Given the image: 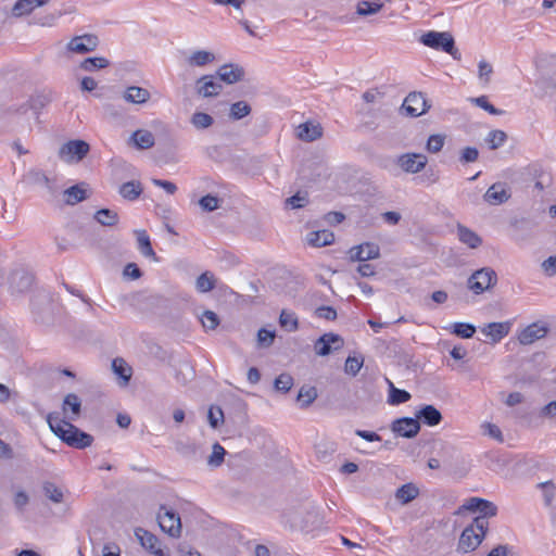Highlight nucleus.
I'll list each match as a JSON object with an SVG mask.
<instances>
[{
	"mask_svg": "<svg viewBox=\"0 0 556 556\" xmlns=\"http://www.w3.org/2000/svg\"><path fill=\"white\" fill-rule=\"evenodd\" d=\"M308 193L307 192H296L294 195L288 198L286 200V205L291 208H302L306 204H308Z\"/></svg>",
	"mask_w": 556,
	"mask_h": 556,
	"instance_id": "8fccbe9b",
	"label": "nucleus"
},
{
	"mask_svg": "<svg viewBox=\"0 0 556 556\" xmlns=\"http://www.w3.org/2000/svg\"><path fill=\"white\" fill-rule=\"evenodd\" d=\"M275 336V331L261 328L257 332V345L260 348L270 346L274 342Z\"/></svg>",
	"mask_w": 556,
	"mask_h": 556,
	"instance_id": "bf43d9fd",
	"label": "nucleus"
},
{
	"mask_svg": "<svg viewBox=\"0 0 556 556\" xmlns=\"http://www.w3.org/2000/svg\"><path fill=\"white\" fill-rule=\"evenodd\" d=\"M419 495V489L414 483H406L400 486L395 492V498L402 505H406Z\"/></svg>",
	"mask_w": 556,
	"mask_h": 556,
	"instance_id": "bb28decb",
	"label": "nucleus"
},
{
	"mask_svg": "<svg viewBox=\"0 0 556 556\" xmlns=\"http://www.w3.org/2000/svg\"><path fill=\"white\" fill-rule=\"evenodd\" d=\"M442 418L441 412L430 404L422 405L415 414V419H417L419 424L422 422L429 427L439 425Z\"/></svg>",
	"mask_w": 556,
	"mask_h": 556,
	"instance_id": "dca6fc26",
	"label": "nucleus"
},
{
	"mask_svg": "<svg viewBox=\"0 0 556 556\" xmlns=\"http://www.w3.org/2000/svg\"><path fill=\"white\" fill-rule=\"evenodd\" d=\"M510 193L506 186L502 182L493 184L484 193V201L491 205H500L506 202Z\"/></svg>",
	"mask_w": 556,
	"mask_h": 556,
	"instance_id": "aec40b11",
	"label": "nucleus"
},
{
	"mask_svg": "<svg viewBox=\"0 0 556 556\" xmlns=\"http://www.w3.org/2000/svg\"><path fill=\"white\" fill-rule=\"evenodd\" d=\"M63 193L64 201L68 205H75L87 198L86 190L83 188V184L72 186L67 188Z\"/></svg>",
	"mask_w": 556,
	"mask_h": 556,
	"instance_id": "7c9ffc66",
	"label": "nucleus"
},
{
	"mask_svg": "<svg viewBox=\"0 0 556 556\" xmlns=\"http://www.w3.org/2000/svg\"><path fill=\"white\" fill-rule=\"evenodd\" d=\"M380 256V249L378 244L372 242H365L359 245H355L349 251V258L352 262H366L375 260Z\"/></svg>",
	"mask_w": 556,
	"mask_h": 556,
	"instance_id": "6e6552de",
	"label": "nucleus"
},
{
	"mask_svg": "<svg viewBox=\"0 0 556 556\" xmlns=\"http://www.w3.org/2000/svg\"><path fill=\"white\" fill-rule=\"evenodd\" d=\"M201 323L206 330H214L219 325V318L213 311H205L201 317Z\"/></svg>",
	"mask_w": 556,
	"mask_h": 556,
	"instance_id": "13d9d810",
	"label": "nucleus"
},
{
	"mask_svg": "<svg viewBox=\"0 0 556 556\" xmlns=\"http://www.w3.org/2000/svg\"><path fill=\"white\" fill-rule=\"evenodd\" d=\"M150 98L151 94L149 90L138 86L127 87L123 93V99L132 104H144Z\"/></svg>",
	"mask_w": 556,
	"mask_h": 556,
	"instance_id": "5701e85b",
	"label": "nucleus"
},
{
	"mask_svg": "<svg viewBox=\"0 0 556 556\" xmlns=\"http://www.w3.org/2000/svg\"><path fill=\"white\" fill-rule=\"evenodd\" d=\"M457 235L459 240L471 249H476L482 243V239L475 231L463 225H458Z\"/></svg>",
	"mask_w": 556,
	"mask_h": 556,
	"instance_id": "c756f323",
	"label": "nucleus"
},
{
	"mask_svg": "<svg viewBox=\"0 0 556 556\" xmlns=\"http://www.w3.org/2000/svg\"><path fill=\"white\" fill-rule=\"evenodd\" d=\"M479 157V151L475 147H466L460 151L459 161L463 164L476 162Z\"/></svg>",
	"mask_w": 556,
	"mask_h": 556,
	"instance_id": "e2e57ef3",
	"label": "nucleus"
},
{
	"mask_svg": "<svg viewBox=\"0 0 556 556\" xmlns=\"http://www.w3.org/2000/svg\"><path fill=\"white\" fill-rule=\"evenodd\" d=\"M543 490L544 501L546 505H551L555 496V484L552 481H545L538 484Z\"/></svg>",
	"mask_w": 556,
	"mask_h": 556,
	"instance_id": "0e129e2a",
	"label": "nucleus"
},
{
	"mask_svg": "<svg viewBox=\"0 0 556 556\" xmlns=\"http://www.w3.org/2000/svg\"><path fill=\"white\" fill-rule=\"evenodd\" d=\"M130 140L139 150H148L155 144L154 135L147 129H138L132 132Z\"/></svg>",
	"mask_w": 556,
	"mask_h": 556,
	"instance_id": "b1692460",
	"label": "nucleus"
},
{
	"mask_svg": "<svg viewBox=\"0 0 556 556\" xmlns=\"http://www.w3.org/2000/svg\"><path fill=\"white\" fill-rule=\"evenodd\" d=\"M445 142V136L443 135H431L426 144V149L430 153H438L442 150Z\"/></svg>",
	"mask_w": 556,
	"mask_h": 556,
	"instance_id": "864d4df0",
	"label": "nucleus"
},
{
	"mask_svg": "<svg viewBox=\"0 0 556 556\" xmlns=\"http://www.w3.org/2000/svg\"><path fill=\"white\" fill-rule=\"evenodd\" d=\"M410 393L406 390L397 389L394 384H391V390L389 392L388 403L391 405H399L402 403H406L410 400Z\"/></svg>",
	"mask_w": 556,
	"mask_h": 556,
	"instance_id": "ea45409f",
	"label": "nucleus"
},
{
	"mask_svg": "<svg viewBox=\"0 0 556 556\" xmlns=\"http://www.w3.org/2000/svg\"><path fill=\"white\" fill-rule=\"evenodd\" d=\"M34 283L33 274L25 269H15L10 275V288L12 292L24 293L30 290Z\"/></svg>",
	"mask_w": 556,
	"mask_h": 556,
	"instance_id": "f8f14e48",
	"label": "nucleus"
},
{
	"mask_svg": "<svg viewBox=\"0 0 556 556\" xmlns=\"http://www.w3.org/2000/svg\"><path fill=\"white\" fill-rule=\"evenodd\" d=\"M251 113V106L245 101H238L230 106V117L241 119Z\"/></svg>",
	"mask_w": 556,
	"mask_h": 556,
	"instance_id": "49530a36",
	"label": "nucleus"
},
{
	"mask_svg": "<svg viewBox=\"0 0 556 556\" xmlns=\"http://www.w3.org/2000/svg\"><path fill=\"white\" fill-rule=\"evenodd\" d=\"M141 192H142L141 184L136 180L124 182L119 188V194L124 199L129 200V201H134L137 198H139Z\"/></svg>",
	"mask_w": 556,
	"mask_h": 556,
	"instance_id": "2f4dec72",
	"label": "nucleus"
},
{
	"mask_svg": "<svg viewBox=\"0 0 556 556\" xmlns=\"http://www.w3.org/2000/svg\"><path fill=\"white\" fill-rule=\"evenodd\" d=\"M63 412L66 415L71 410L72 415L68 416L71 420H76L81 412V401L75 393H68L63 401Z\"/></svg>",
	"mask_w": 556,
	"mask_h": 556,
	"instance_id": "a878e982",
	"label": "nucleus"
},
{
	"mask_svg": "<svg viewBox=\"0 0 556 556\" xmlns=\"http://www.w3.org/2000/svg\"><path fill=\"white\" fill-rule=\"evenodd\" d=\"M214 123V119L211 115L203 112H195L191 117V124L197 129H205L212 126Z\"/></svg>",
	"mask_w": 556,
	"mask_h": 556,
	"instance_id": "a18cd8bd",
	"label": "nucleus"
},
{
	"mask_svg": "<svg viewBox=\"0 0 556 556\" xmlns=\"http://www.w3.org/2000/svg\"><path fill=\"white\" fill-rule=\"evenodd\" d=\"M547 331L548 329L546 326L533 323L520 332L518 340L521 344L528 345L533 343L535 340L544 338Z\"/></svg>",
	"mask_w": 556,
	"mask_h": 556,
	"instance_id": "f3484780",
	"label": "nucleus"
},
{
	"mask_svg": "<svg viewBox=\"0 0 556 556\" xmlns=\"http://www.w3.org/2000/svg\"><path fill=\"white\" fill-rule=\"evenodd\" d=\"M343 346V339L339 334L332 332L323 334L315 342V352L319 356H326L331 353L332 350H339Z\"/></svg>",
	"mask_w": 556,
	"mask_h": 556,
	"instance_id": "9b49d317",
	"label": "nucleus"
},
{
	"mask_svg": "<svg viewBox=\"0 0 556 556\" xmlns=\"http://www.w3.org/2000/svg\"><path fill=\"white\" fill-rule=\"evenodd\" d=\"M42 490H43L45 495L53 503L59 504V503L63 502V496H64L63 492L53 482H49V481L45 482L42 485Z\"/></svg>",
	"mask_w": 556,
	"mask_h": 556,
	"instance_id": "a19ab883",
	"label": "nucleus"
},
{
	"mask_svg": "<svg viewBox=\"0 0 556 556\" xmlns=\"http://www.w3.org/2000/svg\"><path fill=\"white\" fill-rule=\"evenodd\" d=\"M481 427L483 429L484 434H488L489 437L493 438L494 440H496L498 442L504 441L502 431L496 425L491 424V422H484V424H482Z\"/></svg>",
	"mask_w": 556,
	"mask_h": 556,
	"instance_id": "69168bd1",
	"label": "nucleus"
},
{
	"mask_svg": "<svg viewBox=\"0 0 556 556\" xmlns=\"http://www.w3.org/2000/svg\"><path fill=\"white\" fill-rule=\"evenodd\" d=\"M25 180L29 185L45 186L49 182V177L40 169H29L25 175Z\"/></svg>",
	"mask_w": 556,
	"mask_h": 556,
	"instance_id": "37998d69",
	"label": "nucleus"
},
{
	"mask_svg": "<svg viewBox=\"0 0 556 556\" xmlns=\"http://www.w3.org/2000/svg\"><path fill=\"white\" fill-rule=\"evenodd\" d=\"M110 62L102 56L87 58L80 63V68L86 72L101 70L108 67Z\"/></svg>",
	"mask_w": 556,
	"mask_h": 556,
	"instance_id": "4c0bfd02",
	"label": "nucleus"
},
{
	"mask_svg": "<svg viewBox=\"0 0 556 556\" xmlns=\"http://www.w3.org/2000/svg\"><path fill=\"white\" fill-rule=\"evenodd\" d=\"M279 323L281 327L288 329L289 331H294L298 329V318L293 313L282 311L279 317Z\"/></svg>",
	"mask_w": 556,
	"mask_h": 556,
	"instance_id": "5fc2aeb1",
	"label": "nucleus"
},
{
	"mask_svg": "<svg viewBox=\"0 0 556 556\" xmlns=\"http://www.w3.org/2000/svg\"><path fill=\"white\" fill-rule=\"evenodd\" d=\"M226 451L219 443H214L212 454L207 458V465L217 468L219 467L225 457Z\"/></svg>",
	"mask_w": 556,
	"mask_h": 556,
	"instance_id": "c03bdc74",
	"label": "nucleus"
},
{
	"mask_svg": "<svg viewBox=\"0 0 556 556\" xmlns=\"http://www.w3.org/2000/svg\"><path fill=\"white\" fill-rule=\"evenodd\" d=\"M427 156L419 153H405L399 156L397 164L406 173L416 174L427 165Z\"/></svg>",
	"mask_w": 556,
	"mask_h": 556,
	"instance_id": "9d476101",
	"label": "nucleus"
},
{
	"mask_svg": "<svg viewBox=\"0 0 556 556\" xmlns=\"http://www.w3.org/2000/svg\"><path fill=\"white\" fill-rule=\"evenodd\" d=\"M317 390L315 387H302L298 393V402L302 408L308 407L317 399Z\"/></svg>",
	"mask_w": 556,
	"mask_h": 556,
	"instance_id": "f704fd0d",
	"label": "nucleus"
},
{
	"mask_svg": "<svg viewBox=\"0 0 556 556\" xmlns=\"http://www.w3.org/2000/svg\"><path fill=\"white\" fill-rule=\"evenodd\" d=\"M481 542L482 539L471 528L466 527L460 534L457 549L462 553H469L475 551Z\"/></svg>",
	"mask_w": 556,
	"mask_h": 556,
	"instance_id": "412c9836",
	"label": "nucleus"
},
{
	"mask_svg": "<svg viewBox=\"0 0 556 556\" xmlns=\"http://www.w3.org/2000/svg\"><path fill=\"white\" fill-rule=\"evenodd\" d=\"M471 528L476 534L480 536V539H484L485 533L489 529V521L484 517H476L472 522L467 526Z\"/></svg>",
	"mask_w": 556,
	"mask_h": 556,
	"instance_id": "6e6d98bb",
	"label": "nucleus"
},
{
	"mask_svg": "<svg viewBox=\"0 0 556 556\" xmlns=\"http://www.w3.org/2000/svg\"><path fill=\"white\" fill-rule=\"evenodd\" d=\"M216 56L213 52L206 50H195L190 53L187 58V64L189 66L204 67L215 62Z\"/></svg>",
	"mask_w": 556,
	"mask_h": 556,
	"instance_id": "393cba45",
	"label": "nucleus"
},
{
	"mask_svg": "<svg viewBox=\"0 0 556 556\" xmlns=\"http://www.w3.org/2000/svg\"><path fill=\"white\" fill-rule=\"evenodd\" d=\"M157 521L163 532L167 533L172 538L180 536L181 521L179 515L174 510L167 509L165 506H161L160 513L157 514Z\"/></svg>",
	"mask_w": 556,
	"mask_h": 556,
	"instance_id": "39448f33",
	"label": "nucleus"
},
{
	"mask_svg": "<svg viewBox=\"0 0 556 556\" xmlns=\"http://www.w3.org/2000/svg\"><path fill=\"white\" fill-rule=\"evenodd\" d=\"M296 136L302 141L312 142L323 136V128L319 124L306 122L298 126Z\"/></svg>",
	"mask_w": 556,
	"mask_h": 556,
	"instance_id": "4be33fe9",
	"label": "nucleus"
},
{
	"mask_svg": "<svg viewBox=\"0 0 556 556\" xmlns=\"http://www.w3.org/2000/svg\"><path fill=\"white\" fill-rule=\"evenodd\" d=\"M420 42L429 48L451 54L454 60L460 59V53L455 48L454 38L447 31H428L420 37Z\"/></svg>",
	"mask_w": 556,
	"mask_h": 556,
	"instance_id": "f03ea898",
	"label": "nucleus"
},
{
	"mask_svg": "<svg viewBox=\"0 0 556 556\" xmlns=\"http://www.w3.org/2000/svg\"><path fill=\"white\" fill-rule=\"evenodd\" d=\"M98 46V37L91 34L74 37L68 43L67 49L72 52L84 54L93 51Z\"/></svg>",
	"mask_w": 556,
	"mask_h": 556,
	"instance_id": "ddd939ff",
	"label": "nucleus"
},
{
	"mask_svg": "<svg viewBox=\"0 0 556 556\" xmlns=\"http://www.w3.org/2000/svg\"><path fill=\"white\" fill-rule=\"evenodd\" d=\"M137 539L142 547L156 556H164L159 538L144 529H137L135 531Z\"/></svg>",
	"mask_w": 556,
	"mask_h": 556,
	"instance_id": "2eb2a0df",
	"label": "nucleus"
},
{
	"mask_svg": "<svg viewBox=\"0 0 556 556\" xmlns=\"http://www.w3.org/2000/svg\"><path fill=\"white\" fill-rule=\"evenodd\" d=\"M540 416L553 419L556 417V401H552L544 405L540 410Z\"/></svg>",
	"mask_w": 556,
	"mask_h": 556,
	"instance_id": "774afa93",
	"label": "nucleus"
},
{
	"mask_svg": "<svg viewBox=\"0 0 556 556\" xmlns=\"http://www.w3.org/2000/svg\"><path fill=\"white\" fill-rule=\"evenodd\" d=\"M220 80L228 85L241 81L244 77V70L238 64H224L217 71Z\"/></svg>",
	"mask_w": 556,
	"mask_h": 556,
	"instance_id": "6ab92c4d",
	"label": "nucleus"
},
{
	"mask_svg": "<svg viewBox=\"0 0 556 556\" xmlns=\"http://www.w3.org/2000/svg\"><path fill=\"white\" fill-rule=\"evenodd\" d=\"M215 277L211 271H204L195 280V289L200 293H206L215 288Z\"/></svg>",
	"mask_w": 556,
	"mask_h": 556,
	"instance_id": "72a5a7b5",
	"label": "nucleus"
},
{
	"mask_svg": "<svg viewBox=\"0 0 556 556\" xmlns=\"http://www.w3.org/2000/svg\"><path fill=\"white\" fill-rule=\"evenodd\" d=\"M402 108L406 115L418 117L430 109V104H428V101L426 100L422 92H410L404 99Z\"/></svg>",
	"mask_w": 556,
	"mask_h": 556,
	"instance_id": "0eeeda50",
	"label": "nucleus"
},
{
	"mask_svg": "<svg viewBox=\"0 0 556 556\" xmlns=\"http://www.w3.org/2000/svg\"><path fill=\"white\" fill-rule=\"evenodd\" d=\"M391 430L400 437L412 439L418 434L420 424L413 417H402L392 422Z\"/></svg>",
	"mask_w": 556,
	"mask_h": 556,
	"instance_id": "1a4fd4ad",
	"label": "nucleus"
},
{
	"mask_svg": "<svg viewBox=\"0 0 556 556\" xmlns=\"http://www.w3.org/2000/svg\"><path fill=\"white\" fill-rule=\"evenodd\" d=\"M506 139H507V135L505 131L495 129V130H491L488 134L485 141L488 142L490 149L495 150V149H498L500 147H502L504 144V142L506 141Z\"/></svg>",
	"mask_w": 556,
	"mask_h": 556,
	"instance_id": "79ce46f5",
	"label": "nucleus"
},
{
	"mask_svg": "<svg viewBox=\"0 0 556 556\" xmlns=\"http://www.w3.org/2000/svg\"><path fill=\"white\" fill-rule=\"evenodd\" d=\"M220 200L212 194H206L199 200V205L205 212H213L219 207Z\"/></svg>",
	"mask_w": 556,
	"mask_h": 556,
	"instance_id": "4d7b16f0",
	"label": "nucleus"
},
{
	"mask_svg": "<svg viewBox=\"0 0 556 556\" xmlns=\"http://www.w3.org/2000/svg\"><path fill=\"white\" fill-rule=\"evenodd\" d=\"M511 325V321L490 323L481 328V332L497 343L509 333Z\"/></svg>",
	"mask_w": 556,
	"mask_h": 556,
	"instance_id": "a211bd4d",
	"label": "nucleus"
},
{
	"mask_svg": "<svg viewBox=\"0 0 556 556\" xmlns=\"http://www.w3.org/2000/svg\"><path fill=\"white\" fill-rule=\"evenodd\" d=\"M364 359L362 357L349 356L345 361L344 370L346 374L355 377L363 367Z\"/></svg>",
	"mask_w": 556,
	"mask_h": 556,
	"instance_id": "3c124183",
	"label": "nucleus"
},
{
	"mask_svg": "<svg viewBox=\"0 0 556 556\" xmlns=\"http://www.w3.org/2000/svg\"><path fill=\"white\" fill-rule=\"evenodd\" d=\"M112 369L115 375L123 379L124 384H127L131 378V367L121 357L112 361Z\"/></svg>",
	"mask_w": 556,
	"mask_h": 556,
	"instance_id": "473e14b6",
	"label": "nucleus"
},
{
	"mask_svg": "<svg viewBox=\"0 0 556 556\" xmlns=\"http://www.w3.org/2000/svg\"><path fill=\"white\" fill-rule=\"evenodd\" d=\"M548 68L542 73L536 86L542 91L541 97L553 96L556 93V55L551 54L546 59Z\"/></svg>",
	"mask_w": 556,
	"mask_h": 556,
	"instance_id": "423d86ee",
	"label": "nucleus"
},
{
	"mask_svg": "<svg viewBox=\"0 0 556 556\" xmlns=\"http://www.w3.org/2000/svg\"><path fill=\"white\" fill-rule=\"evenodd\" d=\"M471 101L479 108L485 110L492 115H501L503 112L491 104L485 96L471 99Z\"/></svg>",
	"mask_w": 556,
	"mask_h": 556,
	"instance_id": "052dcab7",
	"label": "nucleus"
},
{
	"mask_svg": "<svg viewBox=\"0 0 556 556\" xmlns=\"http://www.w3.org/2000/svg\"><path fill=\"white\" fill-rule=\"evenodd\" d=\"M38 8L35 5L33 0H18L12 8V14L14 16H22L29 14L34 9Z\"/></svg>",
	"mask_w": 556,
	"mask_h": 556,
	"instance_id": "09e8293b",
	"label": "nucleus"
},
{
	"mask_svg": "<svg viewBox=\"0 0 556 556\" xmlns=\"http://www.w3.org/2000/svg\"><path fill=\"white\" fill-rule=\"evenodd\" d=\"M452 332L460 338H472L476 332V327L468 323H455Z\"/></svg>",
	"mask_w": 556,
	"mask_h": 556,
	"instance_id": "de8ad7c7",
	"label": "nucleus"
},
{
	"mask_svg": "<svg viewBox=\"0 0 556 556\" xmlns=\"http://www.w3.org/2000/svg\"><path fill=\"white\" fill-rule=\"evenodd\" d=\"M90 151V144L81 139L68 140L63 143L58 152V156L66 164H77L81 162Z\"/></svg>",
	"mask_w": 556,
	"mask_h": 556,
	"instance_id": "7ed1b4c3",
	"label": "nucleus"
},
{
	"mask_svg": "<svg viewBox=\"0 0 556 556\" xmlns=\"http://www.w3.org/2000/svg\"><path fill=\"white\" fill-rule=\"evenodd\" d=\"M197 92L204 97H216L220 93L223 86L213 75H204L197 80Z\"/></svg>",
	"mask_w": 556,
	"mask_h": 556,
	"instance_id": "4468645a",
	"label": "nucleus"
},
{
	"mask_svg": "<svg viewBox=\"0 0 556 556\" xmlns=\"http://www.w3.org/2000/svg\"><path fill=\"white\" fill-rule=\"evenodd\" d=\"M208 422L212 428L216 429L223 421L224 413L219 407H211L207 414Z\"/></svg>",
	"mask_w": 556,
	"mask_h": 556,
	"instance_id": "338daca9",
	"label": "nucleus"
},
{
	"mask_svg": "<svg viewBox=\"0 0 556 556\" xmlns=\"http://www.w3.org/2000/svg\"><path fill=\"white\" fill-rule=\"evenodd\" d=\"M383 8V3L362 0L356 5V13L361 16L377 14Z\"/></svg>",
	"mask_w": 556,
	"mask_h": 556,
	"instance_id": "e433bc0d",
	"label": "nucleus"
},
{
	"mask_svg": "<svg viewBox=\"0 0 556 556\" xmlns=\"http://www.w3.org/2000/svg\"><path fill=\"white\" fill-rule=\"evenodd\" d=\"M497 281V276L494 269L490 267H483L481 269L476 270L468 278V288L476 294H481L482 292L489 290L493 287Z\"/></svg>",
	"mask_w": 556,
	"mask_h": 556,
	"instance_id": "20e7f679",
	"label": "nucleus"
},
{
	"mask_svg": "<svg viewBox=\"0 0 556 556\" xmlns=\"http://www.w3.org/2000/svg\"><path fill=\"white\" fill-rule=\"evenodd\" d=\"M94 219L103 226H114L118 223V214L109 208H101L96 212Z\"/></svg>",
	"mask_w": 556,
	"mask_h": 556,
	"instance_id": "c9c22d12",
	"label": "nucleus"
},
{
	"mask_svg": "<svg viewBox=\"0 0 556 556\" xmlns=\"http://www.w3.org/2000/svg\"><path fill=\"white\" fill-rule=\"evenodd\" d=\"M137 242H138V249L141 252V254L146 257H150L153 261H159L152 245L150 238L146 230H137Z\"/></svg>",
	"mask_w": 556,
	"mask_h": 556,
	"instance_id": "c85d7f7f",
	"label": "nucleus"
},
{
	"mask_svg": "<svg viewBox=\"0 0 556 556\" xmlns=\"http://www.w3.org/2000/svg\"><path fill=\"white\" fill-rule=\"evenodd\" d=\"M176 450L187 458L194 459L198 456V446L194 443H178Z\"/></svg>",
	"mask_w": 556,
	"mask_h": 556,
	"instance_id": "680f3d73",
	"label": "nucleus"
},
{
	"mask_svg": "<svg viewBox=\"0 0 556 556\" xmlns=\"http://www.w3.org/2000/svg\"><path fill=\"white\" fill-rule=\"evenodd\" d=\"M51 101V92H40L33 96L28 102L30 109L34 110L36 113H39V111L42 110L46 105H48Z\"/></svg>",
	"mask_w": 556,
	"mask_h": 556,
	"instance_id": "58836bf2",
	"label": "nucleus"
},
{
	"mask_svg": "<svg viewBox=\"0 0 556 556\" xmlns=\"http://www.w3.org/2000/svg\"><path fill=\"white\" fill-rule=\"evenodd\" d=\"M292 386H293V378L291 377V375L286 374V372L279 375L274 381L275 389L277 391H281L285 393L290 391Z\"/></svg>",
	"mask_w": 556,
	"mask_h": 556,
	"instance_id": "603ef678",
	"label": "nucleus"
},
{
	"mask_svg": "<svg viewBox=\"0 0 556 556\" xmlns=\"http://www.w3.org/2000/svg\"><path fill=\"white\" fill-rule=\"evenodd\" d=\"M50 430L61 439L65 444L75 448L89 447L93 442V437L72 422L61 419L58 414H49L47 418Z\"/></svg>",
	"mask_w": 556,
	"mask_h": 556,
	"instance_id": "f257e3e1",
	"label": "nucleus"
},
{
	"mask_svg": "<svg viewBox=\"0 0 556 556\" xmlns=\"http://www.w3.org/2000/svg\"><path fill=\"white\" fill-rule=\"evenodd\" d=\"M334 241V235L329 230L312 231L307 236V242L312 247H325Z\"/></svg>",
	"mask_w": 556,
	"mask_h": 556,
	"instance_id": "cd10ccee",
	"label": "nucleus"
}]
</instances>
